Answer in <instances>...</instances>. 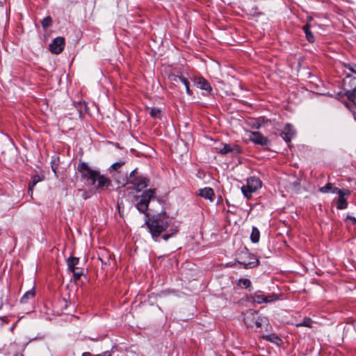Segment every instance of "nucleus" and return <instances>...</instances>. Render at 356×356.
Masks as SVG:
<instances>
[{
  "label": "nucleus",
  "mask_w": 356,
  "mask_h": 356,
  "mask_svg": "<svg viewBox=\"0 0 356 356\" xmlns=\"http://www.w3.org/2000/svg\"><path fill=\"white\" fill-rule=\"evenodd\" d=\"M263 338L266 341L272 342L277 345H278L282 341L281 339L275 334L265 335L263 337Z\"/></svg>",
  "instance_id": "23"
},
{
  "label": "nucleus",
  "mask_w": 356,
  "mask_h": 356,
  "mask_svg": "<svg viewBox=\"0 0 356 356\" xmlns=\"http://www.w3.org/2000/svg\"><path fill=\"white\" fill-rule=\"evenodd\" d=\"M243 321L248 328L261 332L262 325L267 323L268 320L265 316L259 315L258 312L248 309L243 313Z\"/></svg>",
  "instance_id": "3"
},
{
  "label": "nucleus",
  "mask_w": 356,
  "mask_h": 356,
  "mask_svg": "<svg viewBox=\"0 0 356 356\" xmlns=\"http://www.w3.org/2000/svg\"><path fill=\"white\" fill-rule=\"evenodd\" d=\"M353 114L354 116V119L356 120V112H353Z\"/></svg>",
  "instance_id": "41"
},
{
  "label": "nucleus",
  "mask_w": 356,
  "mask_h": 356,
  "mask_svg": "<svg viewBox=\"0 0 356 356\" xmlns=\"http://www.w3.org/2000/svg\"><path fill=\"white\" fill-rule=\"evenodd\" d=\"M295 185H299V182L298 181H296L295 183H294Z\"/></svg>",
  "instance_id": "42"
},
{
  "label": "nucleus",
  "mask_w": 356,
  "mask_h": 356,
  "mask_svg": "<svg viewBox=\"0 0 356 356\" xmlns=\"http://www.w3.org/2000/svg\"><path fill=\"white\" fill-rule=\"evenodd\" d=\"M81 356H98V355H92L89 352H84L82 353Z\"/></svg>",
  "instance_id": "38"
},
{
  "label": "nucleus",
  "mask_w": 356,
  "mask_h": 356,
  "mask_svg": "<svg viewBox=\"0 0 356 356\" xmlns=\"http://www.w3.org/2000/svg\"><path fill=\"white\" fill-rule=\"evenodd\" d=\"M343 89L348 99L356 93V77L347 74L343 79Z\"/></svg>",
  "instance_id": "7"
},
{
  "label": "nucleus",
  "mask_w": 356,
  "mask_h": 356,
  "mask_svg": "<svg viewBox=\"0 0 356 356\" xmlns=\"http://www.w3.org/2000/svg\"><path fill=\"white\" fill-rule=\"evenodd\" d=\"M42 28L45 30L49 28L52 24V19L50 16L44 18L41 22Z\"/></svg>",
  "instance_id": "27"
},
{
  "label": "nucleus",
  "mask_w": 356,
  "mask_h": 356,
  "mask_svg": "<svg viewBox=\"0 0 356 356\" xmlns=\"http://www.w3.org/2000/svg\"><path fill=\"white\" fill-rule=\"evenodd\" d=\"M197 195L204 199L209 200L211 202L213 200L215 193L213 190L210 187H205L198 190Z\"/></svg>",
  "instance_id": "14"
},
{
  "label": "nucleus",
  "mask_w": 356,
  "mask_h": 356,
  "mask_svg": "<svg viewBox=\"0 0 356 356\" xmlns=\"http://www.w3.org/2000/svg\"><path fill=\"white\" fill-rule=\"evenodd\" d=\"M161 110L159 108H152L150 111V115L154 118H161Z\"/></svg>",
  "instance_id": "30"
},
{
  "label": "nucleus",
  "mask_w": 356,
  "mask_h": 356,
  "mask_svg": "<svg viewBox=\"0 0 356 356\" xmlns=\"http://www.w3.org/2000/svg\"><path fill=\"white\" fill-rule=\"evenodd\" d=\"M345 67L348 69L351 72L356 74V64L355 63H348L345 65Z\"/></svg>",
  "instance_id": "31"
},
{
  "label": "nucleus",
  "mask_w": 356,
  "mask_h": 356,
  "mask_svg": "<svg viewBox=\"0 0 356 356\" xmlns=\"http://www.w3.org/2000/svg\"><path fill=\"white\" fill-rule=\"evenodd\" d=\"M79 191L80 192L81 191L83 193L82 197H83V199L87 200L88 198H89L90 196L88 195V193L86 191H81V190H79Z\"/></svg>",
  "instance_id": "36"
},
{
  "label": "nucleus",
  "mask_w": 356,
  "mask_h": 356,
  "mask_svg": "<svg viewBox=\"0 0 356 356\" xmlns=\"http://www.w3.org/2000/svg\"><path fill=\"white\" fill-rule=\"evenodd\" d=\"M124 164V161L116 162L113 163L111 168L114 170H118Z\"/></svg>",
  "instance_id": "32"
},
{
  "label": "nucleus",
  "mask_w": 356,
  "mask_h": 356,
  "mask_svg": "<svg viewBox=\"0 0 356 356\" xmlns=\"http://www.w3.org/2000/svg\"><path fill=\"white\" fill-rule=\"evenodd\" d=\"M79 259L78 257H70L67 260L68 269L70 270H74V268H76V266L79 264Z\"/></svg>",
  "instance_id": "22"
},
{
  "label": "nucleus",
  "mask_w": 356,
  "mask_h": 356,
  "mask_svg": "<svg viewBox=\"0 0 356 356\" xmlns=\"http://www.w3.org/2000/svg\"><path fill=\"white\" fill-rule=\"evenodd\" d=\"M249 139L255 145H259L264 147H267L270 145V140L259 131H252Z\"/></svg>",
  "instance_id": "9"
},
{
  "label": "nucleus",
  "mask_w": 356,
  "mask_h": 356,
  "mask_svg": "<svg viewBox=\"0 0 356 356\" xmlns=\"http://www.w3.org/2000/svg\"><path fill=\"white\" fill-rule=\"evenodd\" d=\"M177 232V230H175V232L173 233H172L171 234H163L162 236V238H163L164 241H168L172 235L175 234V233Z\"/></svg>",
  "instance_id": "33"
},
{
  "label": "nucleus",
  "mask_w": 356,
  "mask_h": 356,
  "mask_svg": "<svg viewBox=\"0 0 356 356\" xmlns=\"http://www.w3.org/2000/svg\"><path fill=\"white\" fill-rule=\"evenodd\" d=\"M238 286L243 289H248L251 286V281L247 278H241L238 280Z\"/></svg>",
  "instance_id": "25"
},
{
  "label": "nucleus",
  "mask_w": 356,
  "mask_h": 356,
  "mask_svg": "<svg viewBox=\"0 0 356 356\" xmlns=\"http://www.w3.org/2000/svg\"><path fill=\"white\" fill-rule=\"evenodd\" d=\"M260 232L256 227H252V232L250 234V240L252 243H256L259 241Z\"/></svg>",
  "instance_id": "21"
},
{
  "label": "nucleus",
  "mask_w": 356,
  "mask_h": 356,
  "mask_svg": "<svg viewBox=\"0 0 356 356\" xmlns=\"http://www.w3.org/2000/svg\"><path fill=\"white\" fill-rule=\"evenodd\" d=\"M81 177L91 181V184L95 186L97 190L105 191L111 185V181L109 178L105 177L98 170L91 169L85 162H81L77 168Z\"/></svg>",
  "instance_id": "1"
},
{
  "label": "nucleus",
  "mask_w": 356,
  "mask_h": 356,
  "mask_svg": "<svg viewBox=\"0 0 356 356\" xmlns=\"http://www.w3.org/2000/svg\"><path fill=\"white\" fill-rule=\"evenodd\" d=\"M232 149L231 145L229 144H222V147L219 149L218 152L222 155L227 154L229 153L231 154Z\"/></svg>",
  "instance_id": "26"
},
{
  "label": "nucleus",
  "mask_w": 356,
  "mask_h": 356,
  "mask_svg": "<svg viewBox=\"0 0 356 356\" xmlns=\"http://www.w3.org/2000/svg\"><path fill=\"white\" fill-rule=\"evenodd\" d=\"M51 168H52V170L56 173V169H57V165H51Z\"/></svg>",
  "instance_id": "39"
},
{
  "label": "nucleus",
  "mask_w": 356,
  "mask_h": 356,
  "mask_svg": "<svg viewBox=\"0 0 356 356\" xmlns=\"http://www.w3.org/2000/svg\"><path fill=\"white\" fill-rule=\"evenodd\" d=\"M196 86L202 90H204L209 92L212 90V88L209 81L203 77H199L195 80Z\"/></svg>",
  "instance_id": "16"
},
{
  "label": "nucleus",
  "mask_w": 356,
  "mask_h": 356,
  "mask_svg": "<svg viewBox=\"0 0 356 356\" xmlns=\"http://www.w3.org/2000/svg\"><path fill=\"white\" fill-rule=\"evenodd\" d=\"M168 218L169 217L165 211L152 216L146 213L145 225L155 241H158L159 236L168 227Z\"/></svg>",
  "instance_id": "2"
},
{
  "label": "nucleus",
  "mask_w": 356,
  "mask_h": 356,
  "mask_svg": "<svg viewBox=\"0 0 356 356\" xmlns=\"http://www.w3.org/2000/svg\"><path fill=\"white\" fill-rule=\"evenodd\" d=\"M302 29L305 33L307 40L311 43L314 42L315 41V38L311 31V26L307 23L303 26Z\"/></svg>",
  "instance_id": "19"
},
{
  "label": "nucleus",
  "mask_w": 356,
  "mask_h": 356,
  "mask_svg": "<svg viewBox=\"0 0 356 356\" xmlns=\"http://www.w3.org/2000/svg\"><path fill=\"white\" fill-rule=\"evenodd\" d=\"M98 356H111V351H105L100 354H97Z\"/></svg>",
  "instance_id": "35"
},
{
  "label": "nucleus",
  "mask_w": 356,
  "mask_h": 356,
  "mask_svg": "<svg viewBox=\"0 0 356 356\" xmlns=\"http://www.w3.org/2000/svg\"><path fill=\"white\" fill-rule=\"evenodd\" d=\"M337 194L338 197L334 200L337 202V209L339 210L346 209L348 207L347 198L350 195V191L348 189H341Z\"/></svg>",
  "instance_id": "10"
},
{
  "label": "nucleus",
  "mask_w": 356,
  "mask_h": 356,
  "mask_svg": "<svg viewBox=\"0 0 356 356\" xmlns=\"http://www.w3.org/2000/svg\"><path fill=\"white\" fill-rule=\"evenodd\" d=\"M65 47V38L63 37H57L49 44V50L56 54L61 53Z\"/></svg>",
  "instance_id": "12"
},
{
  "label": "nucleus",
  "mask_w": 356,
  "mask_h": 356,
  "mask_svg": "<svg viewBox=\"0 0 356 356\" xmlns=\"http://www.w3.org/2000/svg\"><path fill=\"white\" fill-rule=\"evenodd\" d=\"M232 152L231 154L232 155H236L242 153V148L238 145H231Z\"/></svg>",
  "instance_id": "28"
},
{
  "label": "nucleus",
  "mask_w": 356,
  "mask_h": 356,
  "mask_svg": "<svg viewBox=\"0 0 356 356\" xmlns=\"http://www.w3.org/2000/svg\"><path fill=\"white\" fill-rule=\"evenodd\" d=\"M172 80L175 82L182 83L183 85H184V86L186 88V92L188 95H191L193 94V92L191 90L190 87H189V81L184 75L180 74V75L174 76L172 78Z\"/></svg>",
  "instance_id": "15"
},
{
  "label": "nucleus",
  "mask_w": 356,
  "mask_h": 356,
  "mask_svg": "<svg viewBox=\"0 0 356 356\" xmlns=\"http://www.w3.org/2000/svg\"><path fill=\"white\" fill-rule=\"evenodd\" d=\"M128 182L134 186L137 192H140L149 186L150 181L149 178L138 174L136 170H134L130 173Z\"/></svg>",
  "instance_id": "5"
},
{
  "label": "nucleus",
  "mask_w": 356,
  "mask_h": 356,
  "mask_svg": "<svg viewBox=\"0 0 356 356\" xmlns=\"http://www.w3.org/2000/svg\"><path fill=\"white\" fill-rule=\"evenodd\" d=\"M237 261L241 265H243L245 268H252L259 265V260L253 254L248 252H242Z\"/></svg>",
  "instance_id": "8"
},
{
  "label": "nucleus",
  "mask_w": 356,
  "mask_h": 356,
  "mask_svg": "<svg viewBox=\"0 0 356 356\" xmlns=\"http://www.w3.org/2000/svg\"><path fill=\"white\" fill-rule=\"evenodd\" d=\"M70 271L73 273L74 278L75 280H79L83 274V270H79L78 268H76L74 269V270Z\"/></svg>",
  "instance_id": "29"
},
{
  "label": "nucleus",
  "mask_w": 356,
  "mask_h": 356,
  "mask_svg": "<svg viewBox=\"0 0 356 356\" xmlns=\"http://www.w3.org/2000/svg\"><path fill=\"white\" fill-rule=\"evenodd\" d=\"M262 186V182L259 177H250L246 180V185L241 187V191L244 196L250 199L253 193L258 191Z\"/></svg>",
  "instance_id": "6"
},
{
  "label": "nucleus",
  "mask_w": 356,
  "mask_h": 356,
  "mask_svg": "<svg viewBox=\"0 0 356 356\" xmlns=\"http://www.w3.org/2000/svg\"><path fill=\"white\" fill-rule=\"evenodd\" d=\"M340 190L341 189H339L337 187H334L330 183H327V184H325V186L319 188V191L323 193H331L337 194V193H339Z\"/></svg>",
  "instance_id": "17"
},
{
  "label": "nucleus",
  "mask_w": 356,
  "mask_h": 356,
  "mask_svg": "<svg viewBox=\"0 0 356 356\" xmlns=\"http://www.w3.org/2000/svg\"><path fill=\"white\" fill-rule=\"evenodd\" d=\"M251 299L254 302L261 304L264 302H274L278 299V296L276 294H270L269 296H266L264 294L254 293L251 296Z\"/></svg>",
  "instance_id": "11"
},
{
  "label": "nucleus",
  "mask_w": 356,
  "mask_h": 356,
  "mask_svg": "<svg viewBox=\"0 0 356 356\" xmlns=\"http://www.w3.org/2000/svg\"><path fill=\"white\" fill-rule=\"evenodd\" d=\"M346 220H350L353 225H356V218L353 216L348 215L346 216Z\"/></svg>",
  "instance_id": "34"
},
{
  "label": "nucleus",
  "mask_w": 356,
  "mask_h": 356,
  "mask_svg": "<svg viewBox=\"0 0 356 356\" xmlns=\"http://www.w3.org/2000/svg\"><path fill=\"white\" fill-rule=\"evenodd\" d=\"M312 323H313V321L310 318L305 317L303 318L302 322H300L299 323H296V326L297 327H307L312 328Z\"/></svg>",
  "instance_id": "24"
},
{
  "label": "nucleus",
  "mask_w": 356,
  "mask_h": 356,
  "mask_svg": "<svg viewBox=\"0 0 356 356\" xmlns=\"http://www.w3.org/2000/svg\"><path fill=\"white\" fill-rule=\"evenodd\" d=\"M296 131L293 126L290 124H286L284 130L281 134V136L287 143H291V139L295 136Z\"/></svg>",
  "instance_id": "13"
},
{
  "label": "nucleus",
  "mask_w": 356,
  "mask_h": 356,
  "mask_svg": "<svg viewBox=\"0 0 356 356\" xmlns=\"http://www.w3.org/2000/svg\"><path fill=\"white\" fill-rule=\"evenodd\" d=\"M35 296L34 289H31L26 291L20 299L21 303L26 304L30 299L33 298Z\"/></svg>",
  "instance_id": "20"
},
{
  "label": "nucleus",
  "mask_w": 356,
  "mask_h": 356,
  "mask_svg": "<svg viewBox=\"0 0 356 356\" xmlns=\"http://www.w3.org/2000/svg\"><path fill=\"white\" fill-rule=\"evenodd\" d=\"M156 188L145 190L140 196L138 202L136 204L137 210L146 216L149 208V202L156 198Z\"/></svg>",
  "instance_id": "4"
},
{
  "label": "nucleus",
  "mask_w": 356,
  "mask_h": 356,
  "mask_svg": "<svg viewBox=\"0 0 356 356\" xmlns=\"http://www.w3.org/2000/svg\"><path fill=\"white\" fill-rule=\"evenodd\" d=\"M348 99L353 102L354 104L356 106V92Z\"/></svg>",
  "instance_id": "37"
},
{
  "label": "nucleus",
  "mask_w": 356,
  "mask_h": 356,
  "mask_svg": "<svg viewBox=\"0 0 356 356\" xmlns=\"http://www.w3.org/2000/svg\"><path fill=\"white\" fill-rule=\"evenodd\" d=\"M15 356H24L22 353H17Z\"/></svg>",
  "instance_id": "40"
},
{
  "label": "nucleus",
  "mask_w": 356,
  "mask_h": 356,
  "mask_svg": "<svg viewBox=\"0 0 356 356\" xmlns=\"http://www.w3.org/2000/svg\"><path fill=\"white\" fill-rule=\"evenodd\" d=\"M42 180V179L40 175H35L31 177V180L29 183L28 189V193L31 196L33 195V187Z\"/></svg>",
  "instance_id": "18"
}]
</instances>
